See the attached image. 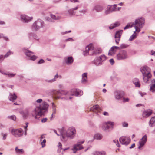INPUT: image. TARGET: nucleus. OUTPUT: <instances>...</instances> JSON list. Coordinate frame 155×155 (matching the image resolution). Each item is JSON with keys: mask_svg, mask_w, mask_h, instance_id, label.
I'll return each mask as SVG.
<instances>
[{"mask_svg": "<svg viewBox=\"0 0 155 155\" xmlns=\"http://www.w3.org/2000/svg\"><path fill=\"white\" fill-rule=\"evenodd\" d=\"M104 9L103 7L100 5H96L93 8V10L97 12H100L102 11Z\"/></svg>", "mask_w": 155, "mask_h": 155, "instance_id": "obj_22", "label": "nucleus"}, {"mask_svg": "<svg viewBox=\"0 0 155 155\" xmlns=\"http://www.w3.org/2000/svg\"><path fill=\"white\" fill-rule=\"evenodd\" d=\"M144 18H140L135 20L134 26L136 28H139L140 29L143 28L144 25Z\"/></svg>", "mask_w": 155, "mask_h": 155, "instance_id": "obj_5", "label": "nucleus"}, {"mask_svg": "<svg viewBox=\"0 0 155 155\" xmlns=\"http://www.w3.org/2000/svg\"><path fill=\"white\" fill-rule=\"evenodd\" d=\"M73 62V58L72 57H68L65 60V62L67 64H70Z\"/></svg>", "mask_w": 155, "mask_h": 155, "instance_id": "obj_33", "label": "nucleus"}, {"mask_svg": "<svg viewBox=\"0 0 155 155\" xmlns=\"http://www.w3.org/2000/svg\"><path fill=\"white\" fill-rule=\"evenodd\" d=\"M147 140V137L146 135H144L139 142L138 149L142 150L143 147L146 143Z\"/></svg>", "mask_w": 155, "mask_h": 155, "instance_id": "obj_10", "label": "nucleus"}, {"mask_svg": "<svg viewBox=\"0 0 155 155\" xmlns=\"http://www.w3.org/2000/svg\"><path fill=\"white\" fill-rule=\"evenodd\" d=\"M122 126L123 127H127L128 126V124L126 122H123L122 123Z\"/></svg>", "mask_w": 155, "mask_h": 155, "instance_id": "obj_56", "label": "nucleus"}, {"mask_svg": "<svg viewBox=\"0 0 155 155\" xmlns=\"http://www.w3.org/2000/svg\"><path fill=\"white\" fill-rule=\"evenodd\" d=\"M141 71L143 76V80L144 82L147 83L148 79L150 78L151 75L150 72V69L147 66H144L141 68Z\"/></svg>", "mask_w": 155, "mask_h": 155, "instance_id": "obj_3", "label": "nucleus"}, {"mask_svg": "<svg viewBox=\"0 0 155 155\" xmlns=\"http://www.w3.org/2000/svg\"><path fill=\"white\" fill-rule=\"evenodd\" d=\"M25 53L27 57H28L30 60L35 61L38 58V57L35 55H33L34 53L28 50H26Z\"/></svg>", "mask_w": 155, "mask_h": 155, "instance_id": "obj_12", "label": "nucleus"}, {"mask_svg": "<svg viewBox=\"0 0 155 155\" xmlns=\"http://www.w3.org/2000/svg\"><path fill=\"white\" fill-rule=\"evenodd\" d=\"M150 54L152 55H155V51H153L151 50L150 52Z\"/></svg>", "mask_w": 155, "mask_h": 155, "instance_id": "obj_61", "label": "nucleus"}, {"mask_svg": "<svg viewBox=\"0 0 155 155\" xmlns=\"http://www.w3.org/2000/svg\"><path fill=\"white\" fill-rule=\"evenodd\" d=\"M123 31L122 30H120L117 31L115 33L114 38H115V42L117 44L119 43Z\"/></svg>", "mask_w": 155, "mask_h": 155, "instance_id": "obj_16", "label": "nucleus"}, {"mask_svg": "<svg viewBox=\"0 0 155 155\" xmlns=\"http://www.w3.org/2000/svg\"><path fill=\"white\" fill-rule=\"evenodd\" d=\"M124 92L122 91H116L114 92L115 98L117 100H120L124 95Z\"/></svg>", "mask_w": 155, "mask_h": 155, "instance_id": "obj_15", "label": "nucleus"}, {"mask_svg": "<svg viewBox=\"0 0 155 155\" xmlns=\"http://www.w3.org/2000/svg\"><path fill=\"white\" fill-rule=\"evenodd\" d=\"M68 92L65 91L64 90L54 91L53 92V94L54 98L58 99L61 98V96L64 95H67L68 94Z\"/></svg>", "mask_w": 155, "mask_h": 155, "instance_id": "obj_7", "label": "nucleus"}, {"mask_svg": "<svg viewBox=\"0 0 155 155\" xmlns=\"http://www.w3.org/2000/svg\"><path fill=\"white\" fill-rule=\"evenodd\" d=\"M48 105L45 102L43 103L41 105L37 107L32 111V114L35 118L37 119V116H42L44 115L47 110V109L48 107Z\"/></svg>", "mask_w": 155, "mask_h": 155, "instance_id": "obj_2", "label": "nucleus"}, {"mask_svg": "<svg viewBox=\"0 0 155 155\" xmlns=\"http://www.w3.org/2000/svg\"><path fill=\"white\" fill-rule=\"evenodd\" d=\"M68 12L70 15H74L75 14V12L73 9H71L68 11Z\"/></svg>", "mask_w": 155, "mask_h": 155, "instance_id": "obj_43", "label": "nucleus"}, {"mask_svg": "<svg viewBox=\"0 0 155 155\" xmlns=\"http://www.w3.org/2000/svg\"><path fill=\"white\" fill-rule=\"evenodd\" d=\"M60 134L61 135V139L64 142L67 141L68 138L70 139H73L76 134V130L73 127H70L68 128L66 131L64 130L63 128L61 129H58Z\"/></svg>", "mask_w": 155, "mask_h": 155, "instance_id": "obj_1", "label": "nucleus"}, {"mask_svg": "<svg viewBox=\"0 0 155 155\" xmlns=\"http://www.w3.org/2000/svg\"><path fill=\"white\" fill-rule=\"evenodd\" d=\"M103 114L104 116H108L109 115L108 113L107 112H104L103 113Z\"/></svg>", "mask_w": 155, "mask_h": 155, "instance_id": "obj_64", "label": "nucleus"}, {"mask_svg": "<svg viewBox=\"0 0 155 155\" xmlns=\"http://www.w3.org/2000/svg\"><path fill=\"white\" fill-rule=\"evenodd\" d=\"M46 20L48 21L51 22H54V21H53L49 17H47L46 18Z\"/></svg>", "mask_w": 155, "mask_h": 155, "instance_id": "obj_53", "label": "nucleus"}, {"mask_svg": "<svg viewBox=\"0 0 155 155\" xmlns=\"http://www.w3.org/2000/svg\"><path fill=\"white\" fill-rule=\"evenodd\" d=\"M94 155H105L106 152L104 151H95L93 153Z\"/></svg>", "mask_w": 155, "mask_h": 155, "instance_id": "obj_35", "label": "nucleus"}, {"mask_svg": "<svg viewBox=\"0 0 155 155\" xmlns=\"http://www.w3.org/2000/svg\"><path fill=\"white\" fill-rule=\"evenodd\" d=\"M13 52H11L10 51L7 53L4 56V58H6L9 56L11 54H12Z\"/></svg>", "mask_w": 155, "mask_h": 155, "instance_id": "obj_46", "label": "nucleus"}, {"mask_svg": "<svg viewBox=\"0 0 155 155\" xmlns=\"http://www.w3.org/2000/svg\"><path fill=\"white\" fill-rule=\"evenodd\" d=\"M129 100V99L128 98L123 97V101L124 102H128Z\"/></svg>", "mask_w": 155, "mask_h": 155, "instance_id": "obj_49", "label": "nucleus"}, {"mask_svg": "<svg viewBox=\"0 0 155 155\" xmlns=\"http://www.w3.org/2000/svg\"><path fill=\"white\" fill-rule=\"evenodd\" d=\"M10 118L14 120H15L16 119V117L15 115H13L10 116Z\"/></svg>", "mask_w": 155, "mask_h": 155, "instance_id": "obj_54", "label": "nucleus"}, {"mask_svg": "<svg viewBox=\"0 0 155 155\" xmlns=\"http://www.w3.org/2000/svg\"><path fill=\"white\" fill-rule=\"evenodd\" d=\"M117 59L118 60H123L127 59L129 56L126 51L122 50L117 54Z\"/></svg>", "mask_w": 155, "mask_h": 155, "instance_id": "obj_8", "label": "nucleus"}, {"mask_svg": "<svg viewBox=\"0 0 155 155\" xmlns=\"http://www.w3.org/2000/svg\"><path fill=\"white\" fill-rule=\"evenodd\" d=\"M50 16L51 18L53 20H58L60 19V17L59 16H56L55 15L53 14H51Z\"/></svg>", "mask_w": 155, "mask_h": 155, "instance_id": "obj_39", "label": "nucleus"}, {"mask_svg": "<svg viewBox=\"0 0 155 155\" xmlns=\"http://www.w3.org/2000/svg\"><path fill=\"white\" fill-rule=\"evenodd\" d=\"M139 94L142 97H143L144 95H145L146 94L145 93H143L141 92H140Z\"/></svg>", "mask_w": 155, "mask_h": 155, "instance_id": "obj_63", "label": "nucleus"}, {"mask_svg": "<svg viewBox=\"0 0 155 155\" xmlns=\"http://www.w3.org/2000/svg\"><path fill=\"white\" fill-rule=\"evenodd\" d=\"M84 142V141H81L78 142L77 144L74 145L73 150H74L73 153H75L76 152V151L80 150L83 149V147L81 145Z\"/></svg>", "mask_w": 155, "mask_h": 155, "instance_id": "obj_11", "label": "nucleus"}, {"mask_svg": "<svg viewBox=\"0 0 155 155\" xmlns=\"http://www.w3.org/2000/svg\"><path fill=\"white\" fill-rule=\"evenodd\" d=\"M114 26H115V27H118L119 26L120 24V23L119 21H116L115 23H114Z\"/></svg>", "mask_w": 155, "mask_h": 155, "instance_id": "obj_50", "label": "nucleus"}, {"mask_svg": "<svg viewBox=\"0 0 155 155\" xmlns=\"http://www.w3.org/2000/svg\"><path fill=\"white\" fill-rule=\"evenodd\" d=\"M73 94H71L72 95H75L76 96H81L82 94V91L76 89L73 91Z\"/></svg>", "mask_w": 155, "mask_h": 155, "instance_id": "obj_26", "label": "nucleus"}, {"mask_svg": "<svg viewBox=\"0 0 155 155\" xmlns=\"http://www.w3.org/2000/svg\"><path fill=\"white\" fill-rule=\"evenodd\" d=\"M90 110L96 113H97L100 112L102 110L97 105H96L92 107L91 108Z\"/></svg>", "mask_w": 155, "mask_h": 155, "instance_id": "obj_19", "label": "nucleus"}, {"mask_svg": "<svg viewBox=\"0 0 155 155\" xmlns=\"http://www.w3.org/2000/svg\"><path fill=\"white\" fill-rule=\"evenodd\" d=\"M134 25V22H130L129 23L126 25V26L124 28V30L128 29L130 28H131Z\"/></svg>", "mask_w": 155, "mask_h": 155, "instance_id": "obj_36", "label": "nucleus"}, {"mask_svg": "<svg viewBox=\"0 0 155 155\" xmlns=\"http://www.w3.org/2000/svg\"><path fill=\"white\" fill-rule=\"evenodd\" d=\"M52 113L55 114L56 113V106L54 103H52Z\"/></svg>", "mask_w": 155, "mask_h": 155, "instance_id": "obj_40", "label": "nucleus"}, {"mask_svg": "<svg viewBox=\"0 0 155 155\" xmlns=\"http://www.w3.org/2000/svg\"><path fill=\"white\" fill-rule=\"evenodd\" d=\"M92 51H91L92 52L91 53V54H97L101 53V50L100 48L97 49L94 48L92 47Z\"/></svg>", "mask_w": 155, "mask_h": 155, "instance_id": "obj_25", "label": "nucleus"}, {"mask_svg": "<svg viewBox=\"0 0 155 155\" xmlns=\"http://www.w3.org/2000/svg\"><path fill=\"white\" fill-rule=\"evenodd\" d=\"M23 131L21 129H13L11 131V133L13 135L17 137L21 136L23 134Z\"/></svg>", "mask_w": 155, "mask_h": 155, "instance_id": "obj_9", "label": "nucleus"}, {"mask_svg": "<svg viewBox=\"0 0 155 155\" xmlns=\"http://www.w3.org/2000/svg\"><path fill=\"white\" fill-rule=\"evenodd\" d=\"M2 38L4 39L5 40H6L7 41H8L9 40L8 38V37H7L6 36L3 35V37H2Z\"/></svg>", "mask_w": 155, "mask_h": 155, "instance_id": "obj_59", "label": "nucleus"}, {"mask_svg": "<svg viewBox=\"0 0 155 155\" xmlns=\"http://www.w3.org/2000/svg\"><path fill=\"white\" fill-rule=\"evenodd\" d=\"M134 28L135 29V31H134V33L133 34H134L136 32H139L140 31V29L139 28H136L135 27H134Z\"/></svg>", "mask_w": 155, "mask_h": 155, "instance_id": "obj_55", "label": "nucleus"}, {"mask_svg": "<svg viewBox=\"0 0 155 155\" xmlns=\"http://www.w3.org/2000/svg\"><path fill=\"white\" fill-rule=\"evenodd\" d=\"M116 27L115 26H114V24H112L110 25L109 27V28L110 29H112L114 28H115Z\"/></svg>", "mask_w": 155, "mask_h": 155, "instance_id": "obj_48", "label": "nucleus"}, {"mask_svg": "<svg viewBox=\"0 0 155 155\" xmlns=\"http://www.w3.org/2000/svg\"><path fill=\"white\" fill-rule=\"evenodd\" d=\"M120 142L122 144L127 145L130 142V138L127 137H122L119 138Z\"/></svg>", "mask_w": 155, "mask_h": 155, "instance_id": "obj_13", "label": "nucleus"}, {"mask_svg": "<svg viewBox=\"0 0 155 155\" xmlns=\"http://www.w3.org/2000/svg\"><path fill=\"white\" fill-rule=\"evenodd\" d=\"M9 100L12 102L14 101V100H15L17 98V96L15 93L9 94Z\"/></svg>", "mask_w": 155, "mask_h": 155, "instance_id": "obj_27", "label": "nucleus"}, {"mask_svg": "<svg viewBox=\"0 0 155 155\" xmlns=\"http://www.w3.org/2000/svg\"><path fill=\"white\" fill-rule=\"evenodd\" d=\"M149 124L150 127H153L155 125V117H153L151 118Z\"/></svg>", "mask_w": 155, "mask_h": 155, "instance_id": "obj_30", "label": "nucleus"}, {"mask_svg": "<svg viewBox=\"0 0 155 155\" xmlns=\"http://www.w3.org/2000/svg\"><path fill=\"white\" fill-rule=\"evenodd\" d=\"M22 21L24 22L28 23L31 21L33 19L32 17H30L25 15H22L21 16Z\"/></svg>", "mask_w": 155, "mask_h": 155, "instance_id": "obj_17", "label": "nucleus"}, {"mask_svg": "<svg viewBox=\"0 0 155 155\" xmlns=\"http://www.w3.org/2000/svg\"><path fill=\"white\" fill-rule=\"evenodd\" d=\"M150 92L152 93L155 92V84H150V88L149 89Z\"/></svg>", "mask_w": 155, "mask_h": 155, "instance_id": "obj_34", "label": "nucleus"}, {"mask_svg": "<svg viewBox=\"0 0 155 155\" xmlns=\"http://www.w3.org/2000/svg\"><path fill=\"white\" fill-rule=\"evenodd\" d=\"M28 36L30 40H32L33 39L38 40V36L35 33L32 32L29 33L28 34Z\"/></svg>", "mask_w": 155, "mask_h": 155, "instance_id": "obj_23", "label": "nucleus"}, {"mask_svg": "<svg viewBox=\"0 0 155 155\" xmlns=\"http://www.w3.org/2000/svg\"><path fill=\"white\" fill-rule=\"evenodd\" d=\"M0 72L3 75L8 76V77L10 78L13 77L16 75V74L11 73L9 72H6L1 70H0Z\"/></svg>", "mask_w": 155, "mask_h": 155, "instance_id": "obj_28", "label": "nucleus"}, {"mask_svg": "<svg viewBox=\"0 0 155 155\" xmlns=\"http://www.w3.org/2000/svg\"><path fill=\"white\" fill-rule=\"evenodd\" d=\"M94 138L97 140H100L102 138V136L100 134H97L94 135Z\"/></svg>", "mask_w": 155, "mask_h": 155, "instance_id": "obj_37", "label": "nucleus"}, {"mask_svg": "<svg viewBox=\"0 0 155 155\" xmlns=\"http://www.w3.org/2000/svg\"><path fill=\"white\" fill-rule=\"evenodd\" d=\"M92 51V46L91 45H89L86 47L85 50L83 52V54L84 56H86L89 53L90 55H91V53Z\"/></svg>", "mask_w": 155, "mask_h": 155, "instance_id": "obj_18", "label": "nucleus"}, {"mask_svg": "<svg viewBox=\"0 0 155 155\" xmlns=\"http://www.w3.org/2000/svg\"><path fill=\"white\" fill-rule=\"evenodd\" d=\"M152 113V111L150 110H147L144 111L143 114V117L144 118H147L150 116Z\"/></svg>", "mask_w": 155, "mask_h": 155, "instance_id": "obj_24", "label": "nucleus"}, {"mask_svg": "<svg viewBox=\"0 0 155 155\" xmlns=\"http://www.w3.org/2000/svg\"><path fill=\"white\" fill-rule=\"evenodd\" d=\"M42 101V100L41 99H39L37 100L36 101V102L37 103H40Z\"/></svg>", "mask_w": 155, "mask_h": 155, "instance_id": "obj_62", "label": "nucleus"}, {"mask_svg": "<svg viewBox=\"0 0 155 155\" xmlns=\"http://www.w3.org/2000/svg\"><path fill=\"white\" fill-rule=\"evenodd\" d=\"M128 46V45L124 44H122L120 47H119V50L121 49H124L126 48H127Z\"/></svg>", "mask_w": 155, "mask_h": 155, "instance_id": "obj_41", "label": "nucleus"}, {"mask_svg": "<svg viewBox=\"0 0 155 155\" xmlns=\"http://www.w3.org/2000/svg\"><path fill=\"white\" fill-rule=\"evenodd\" d=\"M133 83L135 84V86L136 87H140V81L139 79L137 78H135L133 80Z\"/></svg>", "mask_w": 155, "mask_h": 155, "instance_id": "obj_29", "label": "nucleus"}, {"mask_svg": "<svg viewBox=\"0 0 155 155\" xmlns=\"http://www.w3.org/2000/svg\"><path fill=\"white\" fill-rule=\"evenodd\" d=\"M113 142L114 143H115L116 144V145L117 147H120V145L118 141V140H114Z\"/></svg>", "mask_w": 155, "mask_h": 155, "instance_id": "obj_47", "label": "nucleus"}, {"mask_svg": "<svg viewBox=\"0 0 155 155\" xmlns=\"http://www.w3.org/2000/svg\"><path fill=\"white\" fill-rule=\"evenodd\" d=\"M2 135H3V139L4 140H5L6 138V137H7V134H5L3 135V134L2 133Z\"/></svg>", "mask_w": 155, "mask_h": 155, "instance_id": "obj_57", "label": "nucleus"}, {"mask_svg": "<svg viewBox=\"0 0 155 155\" xmlns=\"http://www.w3.org/2000/svg\"><path fill=\"white\" fill-rule=\"evenodd\" d=\"M47 120V118H43L41 120V122L42 123L45 122Z\"/></svg>", "mask_w": 155, "mask_h": 155, "instance_id": "obj_58", "label": "nucleus"}, {"mask_svg": "<svg viewBox=\"0 0 155 155\" xmlns=\"http://www.w3.org/2000/svg\"><path fill=\"white\" fill-rule=\"evenodd\" d=\"M45 25V24L43 21L38 19L33 23L31 29L33 31H37L40 28L44 27Z\"/></svg>", "mask_w": 155, "mask_h": 155, "instance_id": "obj_4", "label": "nucleus"}, {"mask_svg": "<svg viewBox=\"0 0 155 155\" xmlns=\"http://www.w3.org/2000/svg\"><path fill=\"white\" fill-rule=\"evenodd\" d=\"M45 62V61L44 60L42 59H41L38 62V64H41Z\"/></svg>", "mask_w": 155, "mask_h": 155, "instance_id": "obj_52", "label": "nucleus"}, {"mask_svg": "<svg viewBox=\"0 0 155 155\" xmlns=\"http://www.w3.org/2000/svg\"><path fill=\"white\" fill-rule=\"evenodd\" d=\"M117 50H119V47L113 46L110 49L108 53V55H111L112 54H114Z\"/></svg>", "mask_w": 155, "mask_h": 155, "instance_id": "obj_21", "label": "nucleus"}, {"mask_svg": "<svg viewBox=\"0 0 155 155\" xmlns=\"http://www.w3.org/2000/svg\"><path fill=\"white\" fill-rule=\"evenodd\" d=\"M61 149L62 144L60 142H59L58 143V153H60L61 152Z\"/></svg>", "mask_w": 155, "mask_h": 155, "instance_id": "obj_42", "label": "nucleus"}, {"mask_svg": "<svg viewBox=\"0 0 155 155\" xmlns=\"http://www.w3.org/2000/svg\"><path fill=\"white\" fill-rule=\"evenodd\" d=\"M20 113L22 115L23 117L24 118H26L28 116V113L27 111H21L20 112Z\"/></svg>", "mask_w": 155, "mask_h": 155, "instance_id": "obj_38", "label": "nucleus"}, {"mask_svg": "<svg viewBox=\"0 0 155 155\" xmlns=\"http://www.w3.org/2000/svg\"><path fill=\"white\" fill-rule=\"evenodd\" d=\"M82 76V82L83 83H85L87 81V73H83Z\"/></svg>", "mask_w": 155, "mask_h": 155, "instance_id": "obj_31", "label": "nucleus"}, {"mask_svg": "<svg viewBox=\"0 0 155 155\" xmlns=\"http://www.w3.org/2000/svg\"><path fill=\"white\" fill-rule=\"evenodd\" d=\"M106 57L104 55H101L99 57H96L93 61V63L96 66H100L102 62L106 60Z\"/></svg>", "mask_w": 155, "mask_h": 155, "instance_id": "obj_6", "label": "nucleus"}, {"mask_svg": "<svg viewBox=\"0 0 155 155\" xmlns=\"http://www.w3.org/2000/svg\"><path fill=\"white\" fill-rule=\"evenodd\" d=\"M136 37V35L135 34H133L130 37L129 40L130 41H132Z\"/></svg>", "mask_w": 155, "mask_h": 155, "instance_id": "obj_45", "label": "nucleus"}, {"mask_svg": "<svg viewBox=\"0 0 155 155\" xmlns=\"http://www.w3.org/2000/svg\"><path fill=\"white\" fill-rule=\"evenodd\" d=\"M15 150L17 151V152L18 153H20L22 152V149H18V147H16L15 148Z\"/></svg>", "mask_w": 155, "mask_h": 155, "instance_id": "obj_51", "label": "nucleus"}, {"mask_svg": "<svg viewBox=\"0 0 155 155\" xmlns=\"http://www.w3.org/2000/svg\"><path fill=\"white\" fill-rule=\"evenodd\" d=\"M109 61L112 65L114 63V61L113 59H111Z\"/></svg>", "mask_w": 155, "mask_h": 155, "instance_id": "obj_60", "label": "nucleus"}, {"mask_svg": "<svg viewBox=\"0 0 155 155\" xmlns=\"http://www.w3.org/2000/svg\"><path fill=\"white\" fill-rule=\"evenodd\" d=\"M59 77L58 75V74H57L54 77V78L48 80H45V81L48 83H52L54 81H56V79L58 78V77Z\"/></svg>", "mask_w": 155, "mask_h": 155, "instance_id": "obj_32", "label": "nucleus"}, {"mask_svg": "<svg viewBox=\"0 0 155 155\" xmlns=\"http://www.w3.org/2000/svg\"><path fill=\"white\" fill-rule=\"evenodd\" d=\"M116 6V5H114L113 7L111 6L108 7L105 11V13L106 14H108L111 12L115 10Z\"/></svg>", "mask_w": 155, "mask_h": 155, "instance_id": "obj_20", "label": "nucleus"}, {"mask_svg": "<svg viewBox=\"0 0 155 155\" xmlns=\"http://www.w3.org/2000/svg\"><path fill=\"white\" fill-rule=\"evenodd\" d=\"M46 140L45 139L43 140V141L41 143V144L42 145V147H44L45 146V143Z\"/></svg>", "mask_w": 155, "mask_h": 155, "instance_id": "obj_44", "label": "nucleus"}, {"mask_svg": "<svg viewBox=\"0 0 155 155\" xmlns=\"http://www.w3.org/2000/svg\"><path fill=\"white\" fill-rule=\"evenodd\" d=\"M114 125V123L112 122H105L102 124L101 127L103 130H105L109 129L110 126H113Z\"/></svg>", "mask_w": 155, "mask_h": 155, "instance_id": "obj_14", "label": "nucleus"}]
</instances>
